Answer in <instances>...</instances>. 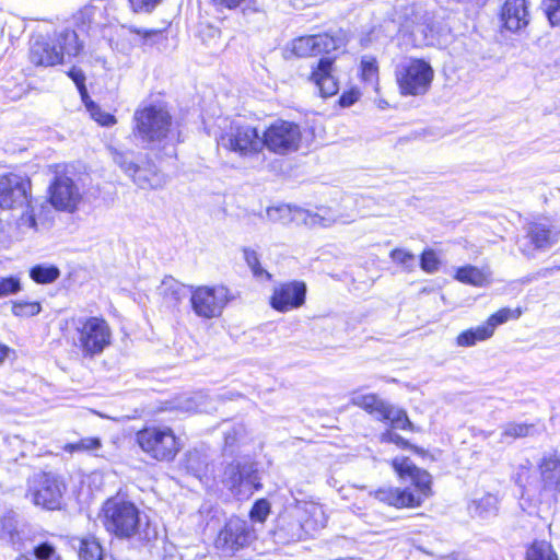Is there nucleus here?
<instances>
[{
  "mask_svg": "<svg viewBox=\"0 0 560 560\" xmlns=\"http://www.w3.org/2000/svg\"><path fill=\"white\" fill-rule=\"evenodd\" d=\"M132 132L144 149L158 156L175 155L178 132L164 105L149 104L138 108L133 114Z\"/></svg>",
  "mask_w": 560,
  "mask_h": 560,
  "instance_id": "f257e3e1",
  "label": "nucleus"
},
{
  "mask_svg": "<svg viewBox=\"0 0 560 560\" xmlns=\"http://www.w3.org/2000/svg\"><path fill=\"white\" fill-rule=\"evenodd\" d=\"M394 470L401 479H408L410 487L404 489L382 487L370 492L376 500L397 509L418 508L432 494L431 475L417 467L408 457H396L392 462Z\"/></svg>",
  "mask_w": 560,
  "mask_h": 560,
  "instance_id": "f03ea898",
  "label": "nucleus"
},
{
  "mask_svg": "<svg viewBox=\"0 0 560 560\" xmlns=\"http://www.w3.org/2000/svg\"><path fill=\"white\" fill-rule=\"evenodd\" d=\"M100 516L105 529L118 538L150 541L156 537L149 517L130 501L110 498L103 504Z\"/></svg>",
  "mask_w": 560,
  "mask_h": 560,
  "instance_id": "7ed1b4c3",
  "label": "nucleus"
},
{
  "mask_svg": "<svg viewBox=\"0 0 560 560\" xmlns=\"http://www.w3.org/2000/svg\"><path fill=\"white\" fill-rule=\"evenodd\" d=\"M31 179L21 174L9 173L0 176V208L23 210L18 220L20 228L37 230L36 215L44 206L33 200Z\"/></svg>",
  "mask_w": 560,
  "mask_h": 560,
  "instance_id": "20e7f679",
  "label": "nucleus"
},
{
  "mask_svg": "<svg viewBox=\"0 0 560 560\" xmlns=\"http://www.w3.org/2000/svg\"><path fill=\"white\" fill-rule=\"evenodd\" d=\"M68 339L85 359L101 355L112 342L109 324L98 316H80L69 322Z\"/></svg>",
  "mask_w": 560,
  "mask_h": 560,
  "instance_id": "39448f33",
  "label": "nucleus"
},
{
  "mask_svg": "<svg viewBox=\"0 0 560 560\" xmlns=\"http://www.w3.org/2000/svg\"><path fill=\"white\" fill-rule=\"evenodd\" d=\"M217 143L220 150L245 162L258 160L264 151L259 130L240 120H232L225 125L217 137Z\"/></svg>",
  "mask_w": 560,
  "mask_h": 560,
  "instance_id": "423d86ee",
  "label": "nucleus"
},
{
  "mask_svg": "<svg viewBox=\"0 0 560 560\" xmlns=\"http://www.w3.org/2000/svg\"><path fill=\"white\" fill-rule=\"evenodd\" d=\"M136 440L147 455L159 462L173 460L182 447L174 431L165 425L145 427Z\"/></svg>",
  "mask_w": 560,
  "mask_h": 560,
  "instance_id": "0eeeda50",
  "label": "nucleus"
},
{
  "mask_svg": "<svg viewBox=\"0 0 560 560\" xmlns=\"http://www.w3.org/2000/svg\"><path fill=\"white\" fill-rule=\"evenodd\" d=\"M267 218L275 223H281L283 225L295 223L298 225L304 224L307 226H329L336 222L337 218L330 209L326 207L317 208L316 212H313L301 207L291 205H280L276 207H269L266 211Z\"/></svg>",
  "mask_w": 560,
  "mask_h": 560,
  "instance_id": "6e6552de",
  "label": "nucleus"
},
{
  "mask_svg": "<svg viewBox=\"0 0 560 560\" xmlns=\"http://www.w3.org/2000/svg\"><path fill=\"white\" fill-rule=\"evenodd\" d=\"M114 163L141 189H158L165 185L164 174L159 172L153 164L140 166L135 162V153L109 148Z\"/></svg>",
  "mask_w": 560,
  "mask_h": 560,
  "instance_id": "1a4fd4ad",
  "label": "nucleus"
},
{
  "mask_svg": "<svg viewBox=\"0 0 560 560\" xmlns=\"http://www.w3.org/2000/svg\"><path fill=\"white\" fill-rule=\"evenodd\" d=\"M222 482L237 495L252 494L261 489L257 463L249 457L236 458L223 470Z\"/></svg>",
  "mask_w": 560,
  "mask_h": 560,
  "instance_id": "9d476101",
  "label": "nucleus"
},
{
  "mask_svg": "<svg viewBox=\"0 0 560 560\" xmlns=\"http://www.w3.org/2000/svg\"><path fill=\"white\" fill-rule=\"evenodd\" d=\"M434 71L430 63L422 59H411L396 70V79L404 95H422L428 92Z\"/></svg>",
  "mask_w": 560,
  "mask_h": 560,
  "instance_id": "9b49d317",
  "label": "nucleus"
},
{
  "mask_svg": "<svg viewBox=\"0 0 560 560\" xmlns=\"http://www.w3.org/2000/svg\"><path fill=\"white\" fill-rule=\"evenodd\" d=\"M264 149L279 155H287L300 148L302 132L298 124L287 120L272 122L262 133Z\"/></svg>",
  "mask_w": 560,
  "mask_h": 560,
  "instance_id": "f8f14e48",
  "label": "nucleus"
},
{
  "mask_svg": "<svg viewBox=\"0 0 560 560\" xmlns=\"http://www.w3.org/2000/svg\"><path fill=\"white\" fill-rule=\"evenodd\" d=\"M65 490V482L54 474H36L28 480L27 493L33 503L47 510L60 509Z\"/></svg>",
  "mask_w": 560,
  "mask_h": 560,
  "instance_id": "ddd939ff",
  "label": "nucleus"
},
{
  "mask_svg": "<svg viewBox=\"0 0 560 560\" xmlns=\"http://www.w3.org/2000/svg\"><path fill=\"white\" fill-rule=\"evenodd\" d=\"M190 303L196 315L202 318L219 317L229 302V290L225 287L189 288Z\"/></svg>",
  "mask_w": 560,
  "mask_h": 560,
  "instance_id": "4468645a",
  "label": "nucleus"
},
{
  "mask_svg": "<svg viewBox=\"0 0 560 560\" xmlns=\"http://www.w3.org/2000/svg\"><path fill=\"white\" fill-rule=\"evenodd\" d=\"M49 202L59 210L73 213L82 201V192L74 180L65 172H56L49 185Z\"/></svg>",
  "mask_w": 560,
  "mask_h": 560,
  "instance_id": "2eb2a0df",
  "label": "nucleus"
},
{
  "mask_svg": "<svg viewBox=\"0 0 560 560\" xmlns=\"http://www.w3.org/2000/svg\"><path fill=\"white\" fill-rule=\"evenodd\" d=\"M252 528L247 521L231 517L219 532L214 546L223 555L231 557L250 541Z\"/></svg>",
  "mask_w": 560,
  "mask_h": 560,
  "instance_id": "dca6fc26",
  "label": "nucleus"
},
{
  "mask_svg": "<svg viewBox=\"0 0 560 560\" xmlns=\"http://www.w3.org/2000/svg\"><path fill=\"white\" fill-rule=\"evenodd\" d=\"M560 229L555 224L541 221L532 222L526 228V235L518 240L520 250L527 257L534 256V250H545L558 243Z\"/></svg>",
  "mask_w": 560,
  "mask_h": 560,
  "instance_id": "f3484780",
  "label": "nucleus"
},
{
  "mask_svg": "<svg viewBox=\"0 0 560 560\" xmlns=\"http://www.w3.org/2000/svg\"><path fill=\"white\" fill-rule=\"evenodd\" d=\"M343 45L340 35L332 36L327 33L301 36L292 42V52L298 57H310L319 54H329Z\"/></svg>",
  "mask_w": 560,
  "mask_h": 560,
  "instance_id": "a211bd4d",
  "label": "nucleus"
},
{
  "mask_svg": "<svg viewBox=\"0 0 560 560\" xmlns=\"http://www.w3.org/2000/svg\"><path fill=\"white\" fill-rule=\"evenodd\" d=\"M306 285L302 281L281 283L273 289L270 305L278 312H289L301 307L305 302Z\"/></svg>",
  "mask_w": 560,
  "mask_h": 560,
  "instance_id": "6ab92c4d",
  "label": "nucleus"
},
{
  "mask_svg": "<svg viewBox=\"0 0 560 560\" xmlns=\"http://www.w3.org/2000/svg\"><path fill=\"white\" fill-rule=\"evenodd\" d=\"M313 68L311 80L319 89L323 97H330L335 95L339 88L337 79L334 74V60L329 57L320 58L317 65Z\"/></svg>",
  "mask_w": 560,
  "mask_h": 560,
  "instance_id": "aec40b11",
  "label": "nucleus"
},
{
  "mask_svg": "<svg viewBox=\"0 0 560 560\" xmlns=\"http://www.w3.org/2000/svg\"><path fill=\"white\" fill-rule=\"evenodd\" d=\"M500 20L503 26L511 32H517L526 27L529 23L527 1L505 0L501 9Z\"/></svg>",
  "mask_w": 560,
  "mask_h": 560,
  "instance_id": "412c9836",
  "label": "nucleus"
},
{
  "mask_svg": "<svg viewBox=\"0 0 560 560\" xmlns=\"http://www.w3.org/2000/svg\"><path fill=\"white\" fill-rule=\"evenodd\" d=\"M30 60L35 66L50 67L61 62V52L55 43L37 37L31 43Z\"/></svg>",
  "mask_w": 560,
  "mask_h": 560,
  "instance_id": "4be33fe9",
  "label": "nucleus"
},
{
  "mask_svg": "<svg viewBox=\"0 0 560 560\" xmlns=\"http://www.w3.org/2000/svg\"><path fill=\"white\" fill-rule=\"evenodd\" d=\"M296 509L303 513L300 522L304 530H317L326 526L325 513L319 504L296 500Z\"/></svg>",
  "mask_w": 560,
  "mask_h": 560,
  "instance_id": "5701e85b",
  "label": "nucleus"
},
{
  "mask_svg": "<svg viewBox=\"0 0 560 560\" xmlns=\"http://www.w3.org/2000/svg\"><path fill=\"white\" fill-rule=\"evenodd\" d=\"M539 469L544 488L560 491V460L556 456L544 457Z\"/></svg>",
  "mask_w": 560,
  "mask_h": 560,
  "instance_id": "b1692460",
  "label": "nucleus"
},
{
  "mask_svg": "<svg viewBox=\"0 0 560 560\" xmlns=\"http://www.w3.org/2000/svg\"><path fill=\"white\" fill-rule=\"evenodd\" d=\"M350 401L352 405L358 406L373 415L378 420L382 418L386 407L388 406L386 401L381 399L375 394L353 393Z\"/></svg>",
  "mask_w": 560,
  "mask_h": 560,
  "instance_id": "393cba45",
  "label": "nucleus"
},
{
  "mask_svg": "<svg viewBox=\"0 0 560 560\" xmlns=\"http://www.w3.org/2000/svg\"><path fill=\"white\" fill-rule=\"evenodd\" d=\"M490 272L476 266L467 265L456 270L455 279L474 287H485L490 283Z\"/></svg>",
  "mask_w": 560,
  "mask_h": 560,
  "instance_id": "a878e982",
  "label": "nucleus"
},
{
  "mask_svg": "<svg viewBox=\"0 0 560 560\" xmlns=\"http://www.w3.org/2000/svg\"><path fill=\"white\" fill-rule=\"evenodd\" d=\"M55 44L61 52V59L65 55L77 56L82 49L77 32L69 28H65L57 34Z\"/></svg>",
  "mask_w": 560,
  "mask_h": 560,
  "instance_id": "bb28decb",
  "label": "nucleus"
},
{
  "mask_svg": "<svg viewBox=\"0 0 560 560\" xmlns=\"http://www.w3.org/2000/svg\"><path fill=\"white\" fill-rule=\"evenodd\" d=\"M159 290L167 303L175 305L186 298L188 288L173 277H165Z\"/></svg>",
  "mask_w": 560,
  "mask_h": 560,
  "instance_id": "cd10ccee",
  "label": "nucleus"
},
{
  "mask_svg": "<svg viewBox=\"0 0 560 560\" xmlns=\"http://www.w3.org/2000/svg\"><path fill=\"white\" fill-rule=\"evenodd\" d=\"M0 539L13 547L21 546V536L18 530L15 513L8 512L0 518Z\"/></svg>",
  "mask_w": 560,
  "mask_h": 560,
  "instance_id": "c85d7f7f",
  "label": "nucleus"
},
{
  "mask_svg": "<svg viewBox=\"0 0 560 560\" xmlns=\"http://www.w3.org/2000/svg\"><path fill=\"white\" fill-rule=\"evenodd\" d=\"M534 424L525 422H509L501 427L500 443L510 444L516 439L525 438L533 434Z\"/></svg>",
  "mask_w": 560,
  "mask_h": 560,
  "instance_id": "c756f323",
  "label": "nucleus"
},
{
  "mask_svg": "<svg viewBox=\"0 0 560 560\" xmlns=\"http://www.w3.org/2000/svg\"><path fill=\"white\" fill-rule=\"evenodd\" d=\"M499 500L497 495L487 493L480 499L472 500L468 505L471 515L488 517L495 515L498 511Z\"/></svg>",
  "mask_w": 560,
  "mask_h": 560,
  "instance_id": "7c9ffc66",
  "label": "nucleus"
},
{
  "mask_svg": "<svg viewBox=\"0 0 560 560\" xmlns=\"http://www.w3.org/2000/svg\"><path fill=\"white\" fill-rule=\"evenodd\" d=\"M78 555L80 560H102L103 548L95 537L88 536L77 539Z\"/></svg>",
  "mask_w": 560,
  "mask_h": 560,
  "instance_id": "2f4dec72",
  "label": "nucleus"
},
{
  "mask_svg": "<svg viewBox=\"0 0 560 560\" xmlns=\"http://www.w3.org/2000/svg\"><path fill=\"white\" fill-rule=\"evenodd\" d=\"M60 275V269L55 265L38 264L30 269V278L38 284L52 283Z\"/></svg>",
  "mask_w": 560,
  "mask_h": 560,
  "instance_id": "473e14b6",
  "label": "nucleus"
},
{
  "mask_svg": "<svg viewBox=\"0 0 560 560\" xmlns=\"http://www.w3.org/2000/svg\"><path fill=\"white\" fill-rule=\"evenodd\" d=\"M491 337L489 328L485 324L475 328L467 329L457 336L456 343L459 347H472L478 341L487 340Z\"/></svg>",
  "mask_w": 560,
  "mask_h": 560,
  "instance_id": "72a5a7b5",
  "label": "nucleus"
},
{
  "mask_svg": "<svg viewBox=\"0 0 560 560\" xmlns=\"http://www.w3.org/2000/svg\"><path fill=\"white\" fill-rule=\"evenodd\" d=\"M526 560H558L550 542L535 540L526 550Z\"/></svg>",
  "mask_w": 560,
  "mask_h": 560,
  "instance_id": "f704fd0d",
  "label": "nucleus"
},
{
  "mask_svg": "<svg viewBox=\"0 0 560 560\" xmlns=\"http://www.w3.org/2000/svg\"><path fill=\"white\" fill-rule=\"evenodd\" d=\"M380 420H386L390 422L392 428L400 430H413V424L409 420L407 413L394 406L389 405L386 407L384 415Z\"/></svg>",
  "mask_w": 560,
  "mask_h": 560,
  "instance_id": "c9c22d12",
  "label": "nucleus"
},
{
  "mask_svg": "<svg viewBox=\"0 0 560 560\" xmlns=\"http://www.w3.org/2000/svg\"><path fill=\"white\" fill-rule=\"evenodd\" d=\"M207 458L199 451L194 450L187 453L185 459V468L192 476L201 479L207 471Z\"/></svg>",
  "mask_w": 560,
  "mask_h": 560,
  "instance_id": "e433bc0d",
  "label": "nucleus"
},
{
  "mask_svg": "<svg viewBox=\"0 0 560 560\" xmlns=\"http://www.w3.org/2000/svg\"><path fill=\"white\" fill-rule=\"evenodd\" d=\"M203 399L205 395L201 393H196L194 395H185L176 399L173 408L184 412H201L205 410V408L202 407Z\"/></svg>",
  "mask_w": 560,
  "mask_h": 560,
  "instance_id": "4c0bfd02",
  "label": "nucleus"
},
{
  "mask_svg": "<svg viewBox=\"0 0 560 560\" xmlns=\"http://www.w3.org/2000/svg\"><path fill=\"white\" fill-rule=\"evenodd\" d=\"M522 315V311L520 308H509L503 307L499 310L497 313L492 314L488 320L485 323V326L489 328L491 336L494 332L497 326L506 323L510 319H517Z\"/></svg>",
  "mask_w": 560,
  "mask_h": 560,
  "instance_id": "58836bf2",
  "label": "nucleus"
},
{
  "mask_svg": "<svg viewBox=\"0 0 560 560\" xmlns=\"http://www.w3.org/2000/svg\"><path fill=\"white\" fill-rule=\"evenodd\" d=\"M88 112L91 117L97 121L101 126L109 127L117 122L114 115L104 112L98 105H96L93 101L84 100Z\"/></svg>",
  "mask_w": 560,
  "mask_h": 560,
  "instance_id": "ea45409f",
  "label": "nucleus"
},
{
  "mask_svg": "<svg viewBox=\"0 0 560 560\" xmlns=\"http://www.w3.org/2000/svg\"><path fill=\"white\" fill-rule=\"evenodd\" d=\"M389 257L407 271H412L416 267L415 255L406 249L395 248L390 252Z\"/></svg>",
  "mask_w": 560,
  "mask_h": 560,
  "instance_id": "a19ab883",
  "label": "nucleus"
},
{
  "mask_svg": "<svg viewBox=\"0 0 560 560\" xmlns=\"http://www.w3.org/2000/svg\"><path fill=\"white\" fill-rule=\"evenodd\" d=\"M380 442L393 443L399 448H410L413 450L416 453H420V450L418 447L411 445L406 439H404L402 436H400L398 433L394 432L390 429L386 430L380 435Z\"/></svg>",
  "mask_w": 560,
  "mask_h": 560,
  "instance_id": "79ce46f5",
  "label": "nucleus"
},
{
  "mask_svg": "<svg viewBox=\"0 0 560 560\" xmlns=\"http://www.w3.org/2000/svg\"><path fill=\"white\" fill-rule=\"evenodd\" d=\"M22 289L20 278L10 276L0 278V299L16 294Z\"/></svg>",
  "mask_w": 560,
  "mask_h": 560,
  "instance_id": "37998d69",
  "label": "nucleus"
},
{
  "mask_svg": "<svg viewBox=\"0 0 560 560\" xmlns=\"http://www.w3.org/2000/svg\"><path fill=\"white\" fill-rule=\"evenodd\" d=\"M12 312L15 316H34L40 312V304L37 302H15Z\"/></svg>",
  "mask_w": 560,
  "mask_h": 560,
  "instance_id": "c03bdc74",
  "label": "nucleus"
},
{
  "mask_svg": "<svg viewBox=\"0 0 560 560\" xmlns=\"http://www.w3.org/2000/svg\"><path fill=\"white\" fill-rule=\"evenodd\" d=\"M542 9L551 25L560 24V0H542Z\"/></svg>",
  "mask_w": 560,
  "mask_h": 560,
  "instance_id": "a18cd8bd",
  "label": "nucleus"
},
{
  "mask_svg": "<svg viewBox=\"0 0 560 560\" xmlns=\"http://www.w3.org/2000/svg\"><path fill=\"white\" fill-rule=\"evenodd\" d=\"M102 445L101 440L97 438H84L77 443H72L66 446V450L70 452L80 451H94L100 448Z\"/></svg>",
  "mask_w": 560,
  "mask_h": 560,
  "instance_id": "49530a36",
  "label": "nucleus"
},
{
  "mask_svg": "<svg viewBox=\"0 0 560 560\" xmlns=\"http://www.w3.org/2000/svg\"><path fill=\"white\" fill-rule=\"evenodd\" d=\"M440 261L432 249L424 250L420 257V267L429 273H433L439 269Z\"/></svg>",
  "mask_w": 560,
  "mask_h": 560,
  "instance_id": "de8ad7c7",
  "label": "nucleus"
},
{
  "mask_svg": "<svg viewBox=\"0 0 560 560\" xmlns=\"http://www.w3.org/2000/svg\"><path fill=\"white\" fill-rule=\"evenodd\" d=\"M270 512V504L267 500H258L250 510V518L256 522H264Z\"/></svg>",
  "mask_w": 560,
  "mask_h": 560,
  "instance_id": "09e8293b",
  "label": "nucleus"
},
{
  "mask_svg": "<svg viewBox=\"0 0 560 560\" xmlns=\"http://www.w3.org/2000/svg\"><path fill=\"white\" fill-rule=\"evenodd\" d=\"M362 77L366 81H372L377 75V63L373 57H363L361 60Z\"/></svg>",
  "mask_w": 560,
  "mask_h": 560,
  "instance_id": "8fccbe9b",
  "label": "nucleus"
},
{
  "mask_svg": "<svg viewBox=\"0 0 560 560\" xmlns=\"http://www.w3.org/2000/svg\"><path fill=\"white\" fill-rule=\"evenodd\" d=\"M68 74L72 79V81L75 83V85L82 96V100L84 101L85 98H88V90L85 86V75H84L83 71L80 69H77V68H72Z\"/></svg>",
  "mask_w": 560,
  "mask_h": 560,
  "instance_id": "3c124183",
  "label": "nucleus"
},
{
  "mask_svg": "<svg viewBox=\"0 0 560 560\" xmlns=\"http://www.w3.org/2000/svg\"><path fill=\"white\" fill-rule=\"evenodd\" d=\"M56 555L55 547L49 542H43L34 548L36 560H52Z\"/></svg>",
  "mask_w": 560,
  "mask_h": 560,
  "instance_id": "603ef678",
  "label": "nucleus"
},
{
  "mask_svg": "<svg viewBox=\"0 0 560 560\" xmlns=\"http://www.w3.org/2000/svg\"><path fill=\"white\" fill-rule=\"evenodd\" d=\"M161 0H129L135 12H149L154 9Z\"/></svg>",
  "mask_w": 560,
  "mask_h": 560,
  "instance_id": "864d4df0",
  "label": "nucleus"
},
{
  "mask_svg": "<svg viewBox=\"0 0 560 560\" xmlns=\"http://www.w3.org/2000/svg\"><path fill=\"white\" fill-rule=\"evenodd\" d=\"M360 96V92L357 89H351L341 94L339 98V104L341 107H349L353 105Z\"/></svg>",
  "mask_w": 560,
  "mask_h": 560,
  "instance_id": "5fc2aeb1",
  "label": "nucleus"
},
{
  "mask_svg": "<svg viewBox=\"0 0 560 560\" xmlns=\"http://www.w3.org/2000/svg\"><path fill=\"white\" fill-rule=\"evenodd\" d=\"M243 432V428H232L224 433L225 447H232L237 441L240 434Z\"/></svg>",
  "mask_w": 560,
  "mask_h": 560,
  "instance_id": "6e6d98bb",
  "label": "nucleus"
},
{
  "mask_svg": "<svg viewBox=\"0 0 560 560\" xmlns=\"http://www.w3.org/2000/svg\"><path fill=\"white\" fill-rule=\"evenodd\" d=\"M253 272V276L259 281H269L271 279V275L261 267L260 261L255 265L248 266Z\"/></svg>",
  "mask_w": 560,
  "mask_h": 560,
  "instance_id": "4d7b16f0",
  "label": "nucleus"
},
{
  "mask_svg": "<svg viewBox=\"0 0 560 560\" xmlns=\"http://www.w3.org/2000/svg\"><path fill=\"white\" fill-rule=\"evenodd\" d=\"M95 11H96L95 7L88 5L80 11L78 19L81 20V22L83 24L91 23V21L94 19Z\"/></svg>",
  "mask_w": 560,
  "mask_h": 560,
  "instance_id": "13d9d810",
  "label": "nucleus"
},
{
  "mask_svg": "<svg viewBox=\"0 0 560 560\" xmlns=\"http://www.w3.org/2000/svg\"><path fill=\"white\" fill-rule=\"evenodd\" d=\"M244 259L247 266L255 265L259 261L258 254L252 248H244Z\"/></svg>",
  "mask_w": 560,
  "mask_h": 560,
  "instance_id": "bf43d9fd",
  "label": "nucleus"
},
{
  "mask_svg": "<svg viewBox=\"0 0 560 560\" xmlns=\"http://www.w3.org/2000/svg\"><path fill=\"white\" fill-rule=\"evenodd\" d=\"M132 32L137 33L138 35H142L145 40H148L151 37H161L162 33L160 31H140V30H132Z\"/></svg>",
  "mask_w": 560,
  "mask_h": 560,
  "instance_id": "052dcab7",
  "label": "nucleus"
},
{
  "mask_svg": "<svg viewBox=\"0 0 560 560\" xmlns=\"http://www.w3.org/2000/svg\"><path fill=\"white\" fill-rule=\"evenodd\" d=\"M217 4L225 7L228 9H233L238 7L245 0H213Z\"/></svg>",
  "mask_w": 560,
  "mask_h": 560,
  "instance_id": "680f3d73",
  "label": "nucleus"
},
{
  "mask_svg": "<svg viewBox=\"0 0 560 560\" xmlns=\"http://www.w3.org/2000/svg\"><path fill=\"white\" fill-rule=\"evenodd\" d=\"M9 352L7 347H0V363L4 361Z\"/></svg>",
  "mask_w": 560,
  "mask_h": 560,
  "instance_id": "e2e57ef3",
  "label": "nucleus"
},
{
  "mask_svg": "<svg viewBox=\"0 0 560 560\" xmlns=\"http://www.w3.org/2000/svg\"><path fill=\"white\" fill-rule=\"evenodd\" d=\"M15 560H33V559L27 555H21Z\"/></svg>",
  "mask_w": 560,
  "mask_h": 560,
  "instance_id": "0e129e2a",
  "label": "nucleus"
},
{
  "mask_svg": "<svg viewBox=\"0 0 560 560\" xmlns=\"http://www.w3.org/2000/svg\"><path fill=\"white\" fill-rule=\"evenodd\" d=\"M559 269H560V267H559Z\"/></svg>",
  "mask_w": 560,
  "mask_h": 560,
  "instance_id": "69168bd1",
  "label": "nucleus"
}]
</instances>
